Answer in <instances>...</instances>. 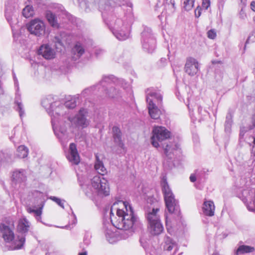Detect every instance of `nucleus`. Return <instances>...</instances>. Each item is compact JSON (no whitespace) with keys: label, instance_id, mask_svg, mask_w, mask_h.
<instances>
[{"label":"nucleus","instance_id":"6e6552de","mask_svg":"<svg viewBox=\"0 0 255 255\" xmlns=\"http://www.w3.org/2000/svg\"><path fill=\"white\" fill-rule=\"evenodd\" d=\"M171 132L165 127H155L152 130V136L151 137L152 145L157 148L160 147L161 143L170 137Z\"/></svg>","mask_w":255,"mask_h":255},{"label":"nucleus","instance_id":"13d9d810","mask_svg":"<svg viewBox=\"0 0 255 255\" xmlns=\"http://www.w3.org/2000/svg\"><path fill=\"white\" fill-rule=\"evenodd\" d=\"M240 181H242V183L240 185H237V186L239 188H242L244 187V186L246 184L245 180V179H241Z\"/></svg>","mask_w":255,"mask_h":255},{"label":"nucleus","instance_id":"e2e57ef3","mask_svg":"<svg viewBox=\"0 0 255 255\" xmlns=\"http://www.w3.org/2000/svg\"><path fill=\"white\" fill-rule=\"evenodd\" d=\"M79 255H87V253L86 251H84L83 252L80 253Z\"/></svg>","mask_w":255,"mask_h":255},{"label":"nucleus","instance_id":"4c0bfd02","mask_svg":"<svg viewBox=\"0 0 255 255\" xmlns=\"http://www.w3.org/2000/svg\"><path fill=\"white\" fill-rule=\"evenodd\" d=\"M211 171V170H210L209 169L203 168L200 170H196L195 173L197 175V177L202 180V179H206L207 176L208 175V173Z\"/></svg>","mask_w":255,"mask_h":255},{"label":"nucleus","instance_id":"412c9836","mask_svg":"<svg viewBox=\"0 0 255 255\" xmlns=\"http://www.w3.org/2000/svg\"><path fill=\"white\" fill-rule=\"evenodd\" d=\"M12 181L15 184L24 182L26 180V172L23 169H16L12 174Z\"/></svg>","mask_w":255,"mask_h":255},{"label":"nucleus","instance_id":"69168bd1","mask_svg":"<svg viewBox=\"0 0 255 255\" xmlns=\"http://www.w3.org/2000/svg\"><path fill=\"white\" fill-rule=\"evenodd\" d=\"M212 63L213 64H216V63H221V61H216V60H214V61H212Z\"/></svg>","mask_w":255,"mask_h":255},{"label":"nucleus","instance_id":"f3484780","mask_svg":"<svg viewBox=\"0 0 255 255\" xmlns=\"http://www.w3.org/2000/svg\"><path fill=\"white\" fill-rule=\"evenodd\" d=\"M0 236L5 242L9 243L14 239V234L12 227L1 224L0 225Z\"/></svg>","mask_w":255,"mask_h":255},{"label":"nucleus","instance_id":"4be33fe9","mask_svg":"<svg viewBox=\"0 0 255 255\" xmlns=\"http://www.w3.org/2000/svg\"><path fill=\"white\" fill-rule=\"evenodd\" d=\"M38 54L42 55L46 59H51L54 58L55 52L54 50L47 45H42L39 48Z\"/></svg>","mask_w":255,"mask_h":255},{"label":"nucleus","instance_id":"393cba45","mask_svg":"<svg viewBox=\"0 0 255 255\" xmlns=\"http://www.w3.org/2000/svg\"><path fill=\"white\" fill-rule=\"evenodd\" d=\"M45 16H72L69 15V13L66 11L62 5H58L53 11L47 10Z\"/></svg>","mask_w":255,"mask_h":255},{"label":"nucleus","instance_id":"c9c22d12","mask_svg":"<svg viewBox=\"0 0 255 255\" xmlns=\"http://www.w3.org/2000/svg\"><path fill=\"white\" fill-rule=\"evenodd\" d=\"M117 1L116 3L119 5H127V15H130L131 14H132V3L128 1V0H117Z\"/></svg>","mask_w":255,"mask_h":255},{"label":"nucleus","instance_id":"ea45409f","mask_svg":"<svg viewBox=\"0 0 255 255\" xmlns=\"http://www.w3.org/2000/svg\"><path fill=\"white\" fill-rule=\"evenodd\" d=\"M63 105V106L61 108L65 109L66 112L68 109H72L76 106L75 99H71L70 100L65 102Z\"/></svg>","mask_w":255,"mask_h":255},{"label":"nucleus","instance_id":"680f3d73","mask_svg":"<svg viewBox=\"0 0 255 255\" xmlns=\"http://www.w3.org/2000/svg\"><path fill=\"white\" fill-rule=\"evenodd\" d=\"M72 214H73V216H74V221H73V224L75 225V224H76V216H75V215L74 214V213H73V212H72Z\"/></svg>","mask_w":255,"mask_h":255},{"label":"nucleus","instance_id":"3c124183","mask_svg":"<svg viewBox=\"0 0 255 255\" xmlns=\"http://www.w3.org/2000/svg\"><path fill=\"white\" fill-rule=\"evenodd\" d=\"M210 5V0H202V6L204 10H206Z\"/></svg>","mask_w":255,"mask_h":255},{"label":"nucleus","instance_id":"052dcab7","mask_svg":"<svg viewBox=\"0 0 255 255\" xmlns=\"http://www.w3.org/2000/svg\"><path fill=\"white\" fill-rule=\"evenodd\" d=\"M251 8L253 11H255V1H253L251 2Z\"/></svg>","mask_w":255,"mask_h":255},{"label":"nucleus","instance_id":"603ef678","mask_svg":"<svg viewBox=\"0 0 255 255\" xmlns=\"http://www.w3.org/2000/svg\"><path fill=\"white\" fill-rule=\"evenodd\" d=\"M208 37L212 39H214L216 37V32L214 30H210L208 33Z\"/></svg>","mask_w":255,"mask_h":255},{"label":"nucleus","instance_id":"09e8293b","mask_svg":"<svg viewBox=\"0 0 255 255\" xmlns=\"http://www.w3.org/2000/svg\"><path fill=\"white\" fill-rule=\"evenodd\" d=\"M255 41V30L252 32V33L248 37L246 42V45L247 43L251 42H254Z\"/></svg>","mask_w":255,"mask_h":255},{"label":"nucleus","instance_id":"20e7f679","mask_svg":"<svg viewBox=\"0 0 255 255\" xmlns=\"http://www.w3.org/2000/svg\"><path fill=\"white\" fill-rule=\"evenodd\" d=\"M128 84L123 79H118L113 75L104 76L100 82L98 90L104 91L106 96L111 98L120 97L122 91L119 87L125 89Z\"/></svg>","mask_w":255,"mask_h":255},{"label":"nucleus","instance_id":"7ed1b4c3","mask_svg":"<svg viewBox=\"0 0 255 255\" xmlns=\"http://www.w3.org/2000/svg\"><path fill=\"white\" fill-rule=\"evenodd\" d=\"M104 21L119 40H125L129 37L133 23L131 17H105Z\"/></svg>","mask_w":255,"mask_h":255},{"label":"nucleus","instance_id":"6ab92c4d","mask_svg":"<svg viewBox=\"0 0 255 255\" xmlns=\"http://www.w3.org/2000/svg\"><path fill=\"white\" fill-rule=\"evenodd\" d=\"M112 132L113 140L116 145L121 149H124L125 143L123 140L122 132L120 128L117 126L113 127Z\"/></svg>","mask_w":255,"mask_h":255},{"label":"nucleus","instance_id":"39448f33","mask_svg":"<svg viewBox=\"0 0 255 255\" xmlns=\"http://www.w3.org/2000/svg\"><path fill=\"white\" fill-rule=\"evenodd\" d=\"M86 195L90 198L96 195L108 196L110 193V188L108 181L99 175L95 176L91 181V185L80 184Z\"/></svg>","mask_w":255,"mask_h":255},{"label":"nucleus","instance_id":"9b49d317","mask_svg":"<svg viewBox=\"0 0 255 255\" xmlns=\"http://www.w3.org/2000/svg\"><path fill=\"white\" fill-rule=\"evenodd\" d=\"M34 195L38 197L37 203L38 204L37 207L34 205L33 208L28 207L27 208V211L29 213H34L35 218L38 221H40L41 219V216L42 213V209L44 205V198L42 193L38 191H35L34 192Z\"/></svg>","mask_w":255,"mask_h":255},{"label":"nucleus","instance_id":"2f4dec72","mask_svg":"<svg viewBox=\"0 0 255 255\" xmlns=\"http://www.w3.org/2000/svg\"><path fill=\"white\" fill-rule=\"evenodd\" d=\"M94 167L97 172L101 175H104L107 173L106 168L105 167L103 161L100 160L97 154L96 155Z\"/></svg>","mask_w":255,"mask_h":255},{"label":"nucleus","instance_id":"9d476101","mask_svg":"<svg viewBox=\"0 0 255 255\" xmlns=\"http://www.w3.org/2000/svg\"><path fill=\"white\" fill-rule=\"evenodd\" d=\"M88 112L87 109L82 108L80 110L78 114L73 118H68L66 125L67 127L71 124L74 127H87L89 124L88 119Z\"/></svg>","mask_w":255,"mask_h":255},{"label":"nucleus","instance_id":"7c9ffc66","mask_svg":"<svg viewBox=\"0 0 255 255\" xmlns=\"http://www.w3.org/2000/svg\"><path fill=\"white\" fill-rule=\"evenodd\" d=\"M30 223L25 218L19 220L17 226V231L22 234L27 233L30 229Z\"/></svg>","mask_w":255,"mask_h":255},{"label":"nucleus","instance_id":"de8ad7c7","mask_svg":"<svg viewBox=\"0 0 255 255\" xmlns=\"http://www.w3.org/2000/svg\"><path fill=\"white\" fill-rule=\"evenodd\" d=\"M49 199L52 200L53 201L56 203L61 208H64V203L65 202L64 200H61L60 198H58L55 196H50Z\"/></svg>","mask_w":255,"mask_h":255},{"label":"nucleus","instance_id":"a211bd4d","mask_svg":"<svg viewBox=\"0 0 255 255\" xmlns=\"http://www.w3.org/2000/svg\"><path fill=\"white\" fill-rule=\"evenodd\" d=\"M67 158L72 164L77 165L80 162V156L77 151L76 145L74 143L70 144Z\"/></svg>","mask_w":255,"mask_h":255},{"label":"nucleus","instance_id":"473e14b6","mask_svg":"<svg viewBox=\"0 0 255 255\" xmlns=\"http://www.w3.org/2000/svg\"><path fill=\"white\" fill-rule=\"evenodd\" d=\"M243 201L250 211L255 212V191L253 199H251V197L247 198L246 197L243 198Z\"/></svg>","mask_w":255,"mask_h":255},{"label":"nucleus","instance_id":"58836bf2","mask_svg":"<svg viewBox=\"0 0 255 255\" xmlns=\"http://www.w3.org/2000/svg\"><path fill=\"white\" fill-rule=\"evenodd\" d=\"M15 7L13 5L11 1H8L5 3V16H10L13 14L15 11Z\"/></svg>","mask_w":255,"mask_h":255},{"label":"nucleus","instance_id":"6e6d98bb","mask_svg":"<svg viewBox=\"0 0 255 255\" xmlns=\"http://www.w3.org/2000/svg\"><path fill=\"white\" fill-rule=\"evenodd\" d=\"M163 5V2L161 0H157V3L155 5V10H157L158 8L162 6Z\"/></svg>","mask_w":255,"mask_h":255},{"label":"nucleus","instance_id":"49530a36","mask_svg":"<svg viewBox=\"0 0 255 255\" xmlns=\"http://www.w3.org/2000/svg\"><path fill=\"white\" fill-rule=\"evenodd\" d=\"M49 24L53 27L58 28L59 24L57 22V17H46Z\"/></svg>","mask_w":255,"mask_h":255},{"label":"nucleus","instance_id":"f03ea898","mask_svg":"<svg viewBox=\"0 0 255 255\" xmlns=\"http://www.w3.org/2000/svg\"><path fill=\"white\" fill-rule=\"evenodd\" d=\"M54 108L49 114L51 117V123L55 134L61 140L67 139V132L66 123L68 117H65L66 111L62 109L63 106L60 101H56L54 103Z\"/></svg>","mask_w":255,"mask_h":255},{"label":"nucleus","instance_id":"864d4df0","mask_svg":"<svg viewBox=\"0 0 255 255\" xmlns=\"http://www.w3.org/2000/svg\"><path fill=\"white\" fill-rule=\"evenodd\" d=\"M91 236L88 234H86L83 239V243L86 246H88L90 244Z\"/></svg>","mask_w":255,"mask_h":255},{"label":"nucleus","instance_id":"1a4fd4ad","mask_svg":"<svg viewBox=\"0 0 255 255\" xmlns=\"http://www.w3.org/2000/svg\"><path fill=\"white\" fill-rule=\"evenodd\" d=\"M141 43L144 51L148 53H152L155 50L156 41L152 35L150 28L144 26V29L141 32Z\"/></svg>","mask_w":255,"mask_h":255},{"label":"nucleus","instance_id":"37998d69","mask_svg":"<svg viewBox=\"0 0 255 255\" xmlns=\"http://www.w3.org/2000/svg\"><path fill=\"white\" fill-rule=\"evenodd\" d=\"M25 239L24 236H18L17 240H16L15 242V247L14 248V249H20L23 246L25 243Z\"/></svg>","mask_w":255,"mask_h":255},{"label":"nucleus","instance_id":"338daca9","mask_svg":"<svg viewBox=\"0 0 255 255\" xmlns=\"http://www.w3.org/2000/svg\"><path fill=\"white\" fill-rule=\"evenodd\" d=\"M13 79L15 82V84H16L17 82V80L16 79L15 75H13Z\"/></svg>","mask_w":255,"mask_h":255},{"label":"nucleus","instance_id":"8fccbe9b","mask_svg":"<svg viewBox=\"0 0 255 255\" xmlns=\"http://www.w3.org/2000/svg\"><path fill=\"white\" fill-rule=\"evenodd\" d=\"M175 2L174 0H166L165 3L164 4L165 7L168 6L169 8H174Z\"/></svg>","mask_w":255,"mask_h":255},{"label":"nucleus","instance_id":"c85d7f7f","mask_svg":"<svg viewBox=\"0 0 255 255\" xmlns=\"http://www.w3.org/2000/svg\"><path fill=\"white\" fill-rule=\"evenodd\" d=\"M203 211L204 214L208 216L214 215L215 206L213 201H206L204 202Z\"/></svg>","mask_w":255,"mask_h":255},{"label":"nucleus","instance_id":"f704fd0d","mask_svg":"<svg viewBox=\"0 0 255 255\" xmlns=\"http://www.w3.org/2000/svg\"><path fill=\"white\" fill-rule=\"evenodd\" d=\"M28 149L24 145H20L18 147L16 151V155L20 158H24L27 156Z\"/></svg>","mask_w":255,"mask_h":255},{"label":"nucleus","instance_id":"a18cd8bd","mask_svg":"<svg viewBox=\"0 0 255 255\" xmlns=\"http://www.w3.org/2000/svg\"><path fill=\"white\" fill-rule=\"evenodd\" d=\"M194 0H185L184 2L183 8L186 11L191 10L194 5Z\"/></svg>","mask_w":255,"mask_h":255},{"label":"nucleus","instance_id":"f8f14e48","mask_svg":"<svg viewBox=\"0 0 255 255\" xmlns=\"http://www.w3.org/2000/svg\"><path fill=\"white\" fill-rule=\"evenodd\" d=\"M185 88L186 91V99L188 102L187 106L188 107L190 115L191 116L194 115L192 113L194 111L195 109L194 108L196 107L197 108V113L199 118L206 116L208 114V113L206 110L203 109L201 105L199 104H196L193 102H191V93H190V88L186 86H185Z\"/></svg>","mask_w":255,"mask_h":255},{"label":"nucleus","instance_id":"bf43d9fd","mask_svg":"<svg viewBox=\"0 0 255 255\" xmlns=\"http://www.w3.org/2000/svg\"><path fill=\"white\" fill-rule=\"evenodd\" d=\"M196 176L197 175L191 174L190 176V180L191 182H194L196 180Z\"/></svg>","mask_w":255,"mask_h":255},{"label":"nucleus","instance_id":"774afa93","mask_svg":"<svg viewBox=\"0 0 255 255\" xmlns=\"http://www.w3.org/2000/svg\"><path fill=\"white\" fill-rule=\"evenodd\" d=\"M250 193V192H249V191L248 190H245L244 191V193H243V194H247V193Z\"/></svg>","mask_w":255,"mask_h":255},{"label":"nucleus","instance_id":"0eeeda50","mask_svg":"<svg viewBox=\"0 0 255 255\" xmlns=\"http://www.w3.org/2000/svg\"><path fill=\"white\" fill-rule=\"evenodd\" d=\"M148 202H152L155 204V206L152 207V211L146 216L148 224V230L152 236H158L164 231L163 226L157 214L159 211L158 203L155 199L152 198L149 199Z\"/></svg>","mask_w":255,"mask_h":255},{"label":"nucleus","instance_id":"aec40b11","mask_svg":"<svg viewBox=\"0 0 255 255\" xmlns=\"http://www.w3.org/2000/svg\"><path fill=\"white\" fill-rule=\"evenodd\" d=\"M147 103H148V113L151 118L153 119H159L161 112L157 108L155 103H153L152 99H151L149 97L147 98Z\"/></svg>","mask_w":255,"mask_h":255},{"label":"nucleus","instance_id":"c756f323","mask_svg":"<svg viewBox=\"0 0 255 255\" xmlns=\"http://www.w3.org/2000/svg\"><path fill=\"white\" fill-rule=\"evenodd\" d=\"M55 101L54 100V98L51 96H48L45 98H44L41 104L42 106L45 108L48 114L51 113L52 108H54V103Z\"/></svg>","mask_w":255,"mask_h":255},{"label":"nucleus","instance_id":"bb28decb","mask_svg":"<svg viewBox=\"0 0 255 255\" xmlns=\"http://www.w3.org/2000/svg\"><path fill=\"white\" fill-rule=\"evenodd\" d=\"M14 109L18 112L20 118H22L25 116L24 106L20 100V96L16 94L14 100Z\"/></svg>","mask_w":255,"mask_h":255},{"label":"nucleus","instance_id":"79ce46f5","mask_svg":"<svg viewBox=\"0 0 255 255\" xmlns=\"http://www.w3.org/2000/svg\"><path fill=\"white\" fill-rule=\"evenodd\" d=\"M33 7L31 5H27L22 10V16H33Z\"/></svg>","mask_w":255,"mask_h":255},{"label":"nucleus","instance_id":"4468645a","mask_svg":"<svg viewBox=\"0 0 255 255\" xmlns=\"http://www.w3.org/2000/svg\"><path fill=\"white\" fill-rule=\"evenodd\" d=\"M7 20L9 23L15 40H17L19 36V31L21 30L22 23L21 17H7Z\"/></svg>","mask_w":255,"mask_h":255},{"label":"nucleus","instance_id":"2eb2a0df","mask_svg":"<svg viewBox=\"0 0 255 255\" xmlns=\"http://www.w3.org/2000/svg\"><path fill=\"white\" fill-rule=\"evenodd\" d=\"M199 63L195 58L189 57L186 59L185 72L191 76L195 75L199 71Z\"/></svg>","mask_w":255,"mask_h":255},{"label":"nucleus","instance_id":"72a5a7b5","mask_svg":"<svg viewBox=\"0 0 255 255\" xmlns=\"http://www.w3.org/2000/svg\"><path fill=\"white\" fill-rule=\"evenodd\" d=\"M254 251L255 249L254 247L246 245H241L236 250L235 254L236 255H238L239 254L252 253Z\"/></svg>","mask_w":255,"mask_h":255},{"label":"nucleus","instance_id":"5fc2aeb1","mask_svg":"<svg viewBox=\"0 0 255 255\" xmlns=\"http://www.w3.org/2000/svg\"><path fill=\"white\" fill-rule=\"evenodd\" d=\"M105 52V51L101 48H98L95 50V53L97 57H99L103 55Z\"/></svg>","mask_w":255,"mask_h":255},{"label":"nucleus","instance_id":"a878e982","mask_svg":"<svg viewBox=\"0 0 255 255\" xmlns=\"http://www.w3.org/2000/svg\"><path fill=\"white\" fill-rule=\"evenodd\" d=\"M85 49L80 43H77L72 49V58L74 61L78 60L84 53Z\"/></svg>","mask_w":255,"mask_h":255},{"label":"nucleus","instance_id":"4d7b16f0","mask_svg":"<svg viewBox=\"0 0 255 255\" xmlns=\"http://www.w3.org/2000/svg\"><path fill=\"white\" fill-rule=\"evenodd\" d=\"M201 10L202 8L198 6L194 10L195 16H200L201 14Z\"/></svg>","mask_w":255,"mask_h":255},{"label":"nucleus","instance_id":"ddd939ff","mask_svg":"<svg viewBox=\"0 0 255 255\" xmlns=\"http://www.w3.org/2000/svg\"><path fill=\"white\" fill-rule=\"evenodd\" d=\"M28 30L31 34L36 36H42L45 33V25L43 22L38 19L32 20L27 26Z\"/></svg>","mask_w":255,"mask_h":255},{"label":"nucleus","instance_id":"e433bc0d","mask_svg":"<svg viewBox=\"0 0 255 255\" xmlns=\"http://www.w3.org/2000/svg\"><path fill=\"white\" fill-rule=\"evenodd\" d=\"M176 245L175 242L169 237H166L165 239V245L164 249L168 251L172 250Z\"/></svg>","mask_w":255,"mask_h":255},{"label":"nucleus","instance_id":"dca6fc26","mask_svg":"<svg viewBox=\"0 0 255 255\" xmlns=\"http://www.w3.org/2000/svg\"><path fill=\"white\" fill-rule=\"evenodd\" d=\"M69 36H68L65 32H61L56 35L52 39V42L54 43V46L57 50L61 51L64 47V43H69Z\"/></svg>","mask_w":255,"mask_h":255},{"label":"nucleus","instance_id":"a19ab883","mask_svg":"<svg viewBox=\"0 0 255 255\" xmlns=\"http://www.w3.org/2000/svg\"><path fill=\"white\" fill-rule=\"evenodd\" d=\"M232 123V116L230 113H228L226 116L225 124V130L226 132H230Z\"/></svg>","mask_w":255,"mask_h":255},{"label":"nucleus","instance_id":"0e129e2a","mask_svg":"<svg viewBox=\"0 0 255 255\" xmlns=\"http://www.w3.org/2000/svg\"><path fill=\"white\" fill-rule=\"evenodd\" d=\"M166 59L165 58H161L160 61L161 63H165L166 62Z\"/></svg>","mask_w":255,"mask_h":255},{"label":"nucleus","instance_id":"5701e85b","mask_svg":"<svg viewBox=\"0 0 255 255\" xmlns=\"http://www.w3.org/2000/svg\"><path fill=\"white\" fill-rule=\"evenodd\" d=\"M112 226L109 224H104V229L107 240L111 244L116 242L117 238L116 235L111 230Z\"/></svg>","mask_w":255,"mask_h":255},{"label":"nucleus","instance_id":"b1692460","mask_svg":"<svg viewBox=\"0 0 255 255\" xmlns=\"http://www.w3.org/2000/svg\"><path fill=\"white\" fill-rule=\"evenodd\" d=\"M160 147L164 149L166 156L169 158H171V154L174 153V150H177L179 148L178 145L171 142L161 143Z\"/></svg>","mask_w":255,"mask_h":255},{"label":"nucleus","instance_id":"cd10ccee","mask_svg":"<svg viewBox=\"0 0 255 255\" xmlns=\"http://www.w3.org/2000/svg\"><path fill=\"white\" fill-rule=\"evenodd\" d=\"M149 97L152 99L153 103L157 102V104L159 106L162 101V96L160 91L156 90H151L147 94L146 98Z\"/></svg>","mask_w":255,"mask_h":255},{"label":"nucleus","instance_id":"423d86ee","mask_svg":"<svg viewBox=\"0 0 255 255\" xmlns=\"http://www.w3.org/2000/svg\"><path fill=\"white\" fill-rule=\"evenodd\" d=\"M162 191L163 193L166 207L169 214L176 216L178 220L180 217V210L178 202L175 199L174 195L166 181L163 178L161 182Z\"/></svg>","mask_w":255,"mask_h":255},{"label":"nucleus","instance_id":"c03bdc74","mask_svg":"<svg viewBox=\"0 0 255 255\" xmlns=\"http://www.w3.org/2000/svg\"><path fill=\"white\" fill-rule=\"evenodd\" d=\"M100 87V84L97 85H94L88 88L84 89L81 93L82 96L86 97L89 94H92L95 90L96 88Z\"/></svg>","mask_w":255,"mask_h":255},{"label":"nucleus","instance_id":"f257e3e1","mask_svg":"<svg viewBox=\"0 0 255 255\" xmlns=\"http://www.w3.org/2000/svg\"><path fill=\"white\" fill-rule=\"evenodd\" d=\"M119 203L122 204L124 208L122 209H116L117 217L113 218V217H114L113 208L116 205V204L114 203L111 208V222L113 226L117 229L128 231L131 235L134 230L141 228L142 225L137 217L134 214L132 207L128 203L120 201Z\"/></svg>","mask_w":255,"mask_h":255}]
</instances>
